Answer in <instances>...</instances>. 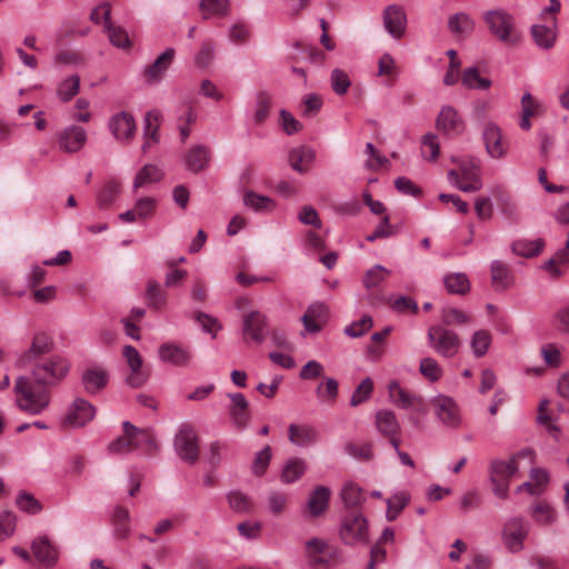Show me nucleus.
<instances>
[{
  "label": "nucleus",
  "instance_id": "1",
  "mask_svg": "<svg viewBox=\"0 0 569 569\" xmlns=\"http://www.w3.org/2000/svg\"><path fill=\"white\" fill-rule=\"evenodd\" d=\"M528 459L529 463L535 461V452L530 448H523L515 453L509 461L495 459L489 465V478L495 496L507 499L509 493L510 479L519 470L520 459Z\"/></svg>",
  "mask_w": 569,
  "mask_h": 569
},
{
  "label": "nucleus",
  "instance_id": "2",
  "mask_svg": "<svg viewBox=\"0 0 569 569\" xmlns=\"http://www.w3.org/2000/svg\"><path fill=\"white\" fill-rule=\"evenodd\" d=\"M16 402L20 410L30 415H40L51 401L48 387L37 385L33 379L19 377L14 383Z\"/></svg>",
  "mask_w": 569,
  "mask_h": 569
},
{
  "label": "nucleus",
  "instance_id": "3",
  "mask_svg": "<svg viewBox=\"0 0 569 569\" xmlns=\"http://www.w3.org/2000/svg\"><path fill=\"white\" fill-rule=\"evenodd\" d=\"M31 377L37 385L48 388L60 385L69 375L70 362L62 355H50L30 366Z\"/></svg>",
  "mask_w": 569,
  "mask_h": 569
},
{
  "label": "nucleus",
  "instance_id": "4",
  "mask_svg": "<svg viewBox=\"0 0 569 569\" xmlns=\"http://www.w3.org/2000/svg\"><path fill=\"white\" fill-rule=\"evenodd\" d=\"M489 32L507 46H515L520 40L515 17L505 9L498 8L483 13Z\"/></svg>",
  "mask_w": 569,
  "mask_h": 569
},
{
  "label": "nucleus",
  "instance_id": "5",
  "mask_svg": "<svg viewBox=\"0 0 569 569\" xmlns=\"http://www.w3.org/2000/svg\"><path fill=\"white\" fill-rule=\"evenodd\" d=\"M457 169L448 171L449 182L463 192H476L482 188L480 167L475 158H452Z\"/></svg>",
  "mask_w": 569,
  "mask_h": 569
},
{
  "label": "nucleus",
  "instance_id": "6",
  "mask_svg": "<svg viewBox=\"0 0 569 569\" xmlns=\"http://www.w3.org/2000/svg\"><path fill=\"white\" fill-rule=\"evenodd\" d=\"M340 498L343 506L348 509L347 516L342 519L339 536L340 539L348 546L356 545V486L352 481H348L341 489Z\"/></svg>",
  "mask_w": 569,
  "mask_h": 569
},
{
  "label": "nucleus",
  "instance_id": "7",
  "mask_svg": "<svg viewBox=\"0 0 569 569\" xmlns=\"http://www.w3.org/2000/svg\"><path fill=\"white\" fill-rule=\"evenodd\" d=\"M431 348L445 358L455 357L460 348L458 335L445 326H431L427 333Z\"/></svg>",
  "mask_w": 569,
  "mask_h": 569
},
{
  "label": "nucleus",
  "instance_id": "8",
  "mask_svg": "<svg viewBox=\"0 0 569 569\" xmlns=\"http://www.w3.org/2000/svg\"><path fill=\"white\" fill-rule=\"evenodd\" d=\"M53 338L46 332H38L33 336L30 347L18 358L17 365L21 368H29L40 359H47L53 355Z\"/></svg>",
  "mask_w": 569,
  "mask_h": 569
},
{
  "label": "nucleus",
  "instance_id": "9",
  "mask_svg": "<svg viewBox=\"0 0 569 569\" xmlns=\"http://www.w3.org/2000/svg\"><path fill=\"white\" fill-rule=\"evenodd\" d=\"M177 455L186 462L193 465L199 458L198 436L190 425H182L173 441Z\"/></svg>",
  "mask_w": 569,
  "mask_h": 569
},
{
  "label": "nucleus",
  "instance_id": "10",
  "mask_svg": "<svg viewBox=\"0 0 569 569\" xmlns=\"http://www.w3.org/2000/svg\"><path fill=\"white\" fill-rule=\"evenodd\" d=\"M529 533V523L521 517L510 518L502 529V541L510 552H519Z\"/></svg>",
  "mask_w": 569,
  "mask_h": 569
},
{
  "label": "nucleus",
  "instance_id": "11",
  "mask_svg": "<svg viewBox=\"0 0 569 569\" xmlns=\"http://www.w3.org/2000/svg\"><path fill=\"white\" fill-rule=\"evenodd\" d=\"M96 407L83 398L74 399L67 409L63 426L82 428L96 417Z\"/></svg>",
  "mask_w": 569,
  "mask_h": 569
},
{
  "label": "nucleus",
  "instance_id": "12",
  "mask_svg": "<svg viewBox=\"0 0 569 569\" xmlns=\"http://www.w3.org/2000/svg\"><path fill=\"white\" fill-rule=\"evenodd\" d=\"M436 128L440 133L455 138L465 131L466 123L461 114L453 107L443 106L436 119Z\"/></svg>",
  "mask_w": 569,
  "mask_h": 569
},
{
  "label": "nucleus",
  "instance_id": "13",
  "mask_svg": "<svg viewBox=\"0 0 569 569\" xmlns=\"http://www.w3.org/2000/svg\"><path fill=\"white\" fill-rule=\"evenodd\" d=\"M242 335L246 342L249 340L261 345L268 336V321L259 311H250L243 316Z\"/></svg>",
  "mask_w": 569,
  "mask_h": 569
},
{
  "label": "nucleus",
  "instance_id": "14",
  "mask_svg": "<svg viewBox=\"0 0 569 569\" xmlns=\"http://www.w3.org/2000/svg\"><path fill=\"white\" fill-rule=\"evenodd\" d=\"M306 557L308 566L312 569L328 567L333 553L328 543L320 538H312L306 542Z\"/></svg>",
  "mask_w": 569,
  "mask_h": 569
},
{
  "label": "nucleus",
  "instance_id": "15",
  "mask_svg": "<svg viewBox=\"0 0 569 569\" xmlns=\"http://www.w3.org/2000/svg\"><path fill=\"white\" fill-rule=\"evenodd\" d=\"M109 128L121 143H129L136 134V121L131 113L121 111L116 113L109 122Z\"/></svg>",
  "mask_w": 569,
  "mask_h": 569
},
{
  "label": "nucleus",
  "instance_id": "16",
  "mask_svg": "<svg viewBox=\"0 0 569 569\" xmlns=\"http://www.w3.org/2000/svg\"><path fill=\"white\" fill-rule=\"evenodd\" d=\"M436 416L442 425L449 428H457L460 425V415L453 399L446 396H438L432 400Z\"/></svg>",
  "mask_w": 569,
  "mask_h": 569
},
{
  "label": "nucleus",
  "instance_id": "17",
  "mask_svg": "<svg viewBox=\"0 0 569 569\" xmlns=\"http://www.w3.org/2000/svg\"><path fill=\"white\" fill-rule=\"evenodd\" d=\"M86 142L87 132L80 126L72 124L61 130L58 134V146L63 152H78L83 148Z\"/></svg>",
  "mask_w": 569,
  "mask_h": 569
},
{
  "label": "nucleus",
  "instance_id": "18",
  "mask_svg": "<svg viewBox=\"0 0 569 569\" xmlns=\"http://www.w3.org/2000/svg\"><path fill=\"white\" fill-rule=\"evenodd\" d=\"M382 19L386 30L392 38L400 39L405 36L407 16L402 7L398 4L388 6L383 11Z\"/></svg>",
  "mask_w": 569,
  "mask_h": 569
},
{
  "label": "nucleus",
  "instance_id": "19",
  "mask_svg": "<svg viewBox=\"0 0 569 569\" xmlns=\"http://www.w3.org/2000/svg\"><path fill=\"white\" fill-rule=\"evenodd\" d=\"M376 426L378 431L386 438H389L391 446L398 450L400 447V425L396 415L390 410H379L376 413Z\"/></svg>",
  "mask_w": 569,
  "mask_h": 569
},
{
  "label": "nucleus",
  "instance_id": "20",
  "mask_svg": "<svg viewBox=\"0 0 569 569\" xmlns=\"http://www.w3.org/2000/svg\"><path fill=\"white\" fill-rule=\"evenodd\" d=\"M158 356L162 362L177 367H187L192 359L191 351L176 342L162 343L158 349Z\"/></svg>",
  "mask_w": 569,
  "mask_h": 569
},
{
  "label": "nucleus",
  "instance_id": "21",
  "mask_svg": "<svg viewBox=\"0 0 569 569\" xmlns=\"http://www.w3.org/2000/svg\"><path fill=\"white\" fill-rule=\"evenodd\" d=\"M109 379V372L104 368L93 366L83 370L81 385L89 396H94L107 387Z\"/></svg>",
  "mask_w": 569,
  "mask_h": 569
},
{
  "label": "nucleus",
  "instance_id": "22",
  "mask_svg": "<svg viewBox=\"0 0 569 569\" xmlns=\"http://www.w3.org/2000/svg\"><path fill=\"white\" fill-rule=\"evenodd\" d=\"M123 433L131 438L133 450L142 449L150 455L157 449L154 436L148 429H141L132 425L130 421L122 423Z\"/></svg>",
  "mask_w": 569,
  "mask_h": 569
},
{
  "label": "nucleus",
  "instance_id": "23",
  "mask_svg": "<svg viewBox=\"0 0 569 569\" xmlns=\"http://www.w3.org/2000/svg\"><path fill=\"white\" fill-rule=\"evenodd\" d=\"M122 356L126 359L131 373L127 377V383L132 388H139L147 381V376L142 372V358L139 351L127 345L123 347Z\"/></svg>",
  "mask_w": 569,
  "mask_h": 569
},
{
  "label": "nucleus",
  "instance_id": "24",
  "mask_svg": "<svg viewBox=\"0 0 569 569\" xmlns=\"http://www.w3.org/2000/svg\"><path fill=\"white\" fill-rule=\"evenodd\" d=\"M31 549L36 559L44 567L51 568L58 562L59 549L51 542L48 536H40L33 539Z\"/></svg>",
  "mask_w": 569,
  "mask_h": 569
},
{
  "label": "nucleus",
  "instance_id": "25",
  "mask_svg": "<svg viewBox=\"0 0 569 569\" xmlns=\"http://www.w3.org/2000/svg\"><path fill=\"white\" fill-rule=\"evenodd\" d=\"M176 51L172 48L166 49L143 72L148 83H158L164 77L167 70L174 59Z\"/></svg>",
  "mask_w": 569,
  "mask_h": 569
},
{
  "label": "nucleus",
  "instance_id": "26",
  "mask_svg": "<svg viewBox=\"0 0 569 569\" xmlns=\"http://www.w3.org/2000/svg\"><path fill=\"white\" fill-rule=\"evenodd\" d=\"M482 138L486 150L491 158L500 159L506 154L507 149L502 143L501 130L496 123L488 122L485 126Z\"/></svg>",
  "mask_w": 569,
  "mask_h": 569
},
{
  "label": "nucleus",
  "instance_id": "27",
  "mask_svg": "<svg viewBox=\"0 0 569 569\" xmlns=\"http://www.w3.org/2000/svg\"><path fill=\"white\" fill-rule=\"evenodd\" d=\"M331 490L326 486H317L309 495L306 509L311 518L322 516L329 507Z\"/></svg>",
  "mask_w": 569,
  "mask_h": 569
},
{
  "label": "nucleus",
  "instance_id": "28",
  "mask_svg": "<svg viewBox=\"0 0 569 569\" xmlns=\"http://www.w3.org/2000/svg\"><path fill=\"white\" fill-rule=\"evenodd\" d=\"M228 397L231 400V405L229 407L230 418L236 428L243 430L249 421V402L244 395L240 392L229 393Z\"/></svg>",
  "mask_w": 569,
  "mask_h": 569
},
{
  "label": "nucleus",
  "instance_id": "29",
  "mask_svg": "<svg viewBox=\"0 0 569 569\" xmlns=\"http://www.w3.org/2000/svg\"><path fill=\"white\" fill-rule=\"evenodd\" d=\"M288 159L291 168L303 174L310 170L316 159V151L308 146H299L289 151Z\"/></svg>",
  "mask_w": 569,
  "mask_h": 569
},
{
  "label": "nucleus",
  "instance_id": "30",
  "mask_svg": "<svg viewBox=\"0 0 569 569\" xmlns=\"http://www.w3.org/2000/svg\"><path fill=\"white\" fill-rule=\"evenodd\" d=\"M289 441L298 447H308L317 441V430L308 425L291 423L288 427Z\"/></svg>",
  "mask_w": 569,
  "mask_h": 569
},
{
  "label": "nucleus",
  "instance_id": "31",
  "mask_svg": "<svg viewBox=\"0 0 569 569\" xmlns=\"http://www.w3.org/2000/svg\"><path fill=\"white\" fill-rule=\"evenodd\" d=\"M211 151L204 146H194L184 156L186 168L191 172H200L208 166Z\"/></svg>",
  "mask_w": 569,
  "mask_h": 569
},
{
  "label": "nucleus",
  "instance_id": "32",
  "mask_svg": "<svg viewBox=\"0 0 569 569\" xmlns=\"http://www.w3.org/2000/svg\"><path fill=\"white\" fill-rule=\"evenodd\" d=\"M6 295L29 297L36 303H48L56 299V287H26L22 290L6 291Z\"/></svg>",
  "mask_w": 569,
  "mask_h": 569
},
{
  "label": "nucleus",
  "instance_id": "33",
  "mask_svg": "<svg viewBox=\"0 0 569 569\" xmlns=\"http://www.w3.org/2000/svg\"><path fill=\"white\" fill-rule=\"evenodd\" d=\"M160 113L158 111H150L146 116V126H144V143L142 146V151L147 152L152 144L159 142V126H160Z\"/></svg>",
  "mask_w": 569,
  "mask_h": 569
},
{
  "label": "nucleus",
  "instance_id": "34",
  "mask_svg": "<svg viewBox=\"0 0 569 569\" xmlns=\"http://www.w3.org/2000/svg\"><path fill=\"white\" fill-rule=\"evenodd\" d=\"M389 397L397 407L402 409H410L421 400L419 397L408 393L397 381L390 382Z\"/></svg>",
  "mask_w": 569,
  "mask_h": 569
},
{
  "label": "nucleus",
  "instance_id": "35",
  "mask_svg": "<svg viewBox=\"0 0 569 569\" xmlns=\"http://www.w3.org/2000/svg\"><path fill=\"white\" fill-rule=\"evenodd\" d=\"M306 470L307 463L303 459H289L282 468L280 480L286 485L293 483L303 476Z\"/></svg>",
  "mask_w": 569,
  "mask_h": 569
},
{
  "label": "nucleus",
  "instance_id": "36",
  "mask_svg": "<svg viewBox=\"0 0 569 569\" xmlns=\"http://www.w3.org/2000/svg\"><path fill=\"white\" fill-rule=\"evenodd\" d=\"M448 29L452 34L467 36L475 29L473 19L466 12H458L449 17Z\"/></svg>",
  "mask_w": 569,
  "mask_h": 569
},
{
  "label": "nucleus",
  "instance_id": "37",
  "mask_svg": "<svg viewBox=\"0 0 569 569\" xmlns=\"http://www.w3.org/2000/svg\"><path fill=\"white\" fill-rule=\"evenodd\" d=\"M545 247V241L541 238L537 239H520L512 243V251L517 256L525 258H532L538 256Z\"/></svg>",
  "mask_w": 569,
  "mask_h": 569
},
{
  "label": "nucleus",
  "instance_id": "38",
  "mask_svg": "<svg viewBox=\"0 0 569 569\" xmlns=\"http://www.w3.org/2000/svg\"><path fill=\"white\" fill-rule=\"evenodd\" d=\"M121 190V183L111 179L108 180L97 194V202L100 209L109 208L117 199Z\"/></svg>",
  "mask_w": 569,
  "mask_h": 569
},
{
  "label": "nucleus",
  "instance_id": "39",
  "mask_svg": "<svg viewBox=\"0 0 569 569\" xmlns=\"http://www.w3.org/2000/svg\"><path fill=\"white\" fill-rule=\"evenodd\" d=\"M326 234L327 231L322 229H309L305 233L303 246L308 251L315 254H321L326 249Z\"/></svg>",
  "mask_w": 569,
  "mask_h": 569
},
{
  "label": "nucleus",
  "instance_id": "40",
  "mask_svg": "<svg viewBox=\"0 0 569 569\" xmlns=\"http://www.w3.org/2000/svg\"><path fill=\"white\" fill-rule=\"evenodd\" d=\"M531 36L536 44L542 49H550L556 42L555 27L535 24L531 27Z\"/></svg>",
  "mask_w": 569,
  "mask_h": 569
},
{
  "label": "nucleus",
  "instance_id": "41",
  "mask_svg": "<svg viewBox=\"0 0 569 569\" xmlns=\"http://www.w3.org/2000/svg\"><path fill=\"white\" fill-rule=\"evenodd\" d=\"M493 194L501 212L509 219H518L519 209L512 196L502 189H496Z\"/></svg>",
  "mask_w": 569,
  "mask_h": 569
},
{
  "label": "nucleus",
  "instance_id": "42",
  "mask_svg": "<svg viewBox=\"0 0 569 569\" xmlns=\"http://www.w3.org/2000/svg\"><path fill=\"white\" fill-rule=\"evenodd\" d=\"M163 173L162 171L153 166V164H146L136 176L133 180V189L138 190L139 188L148 184L158 182L162 179Z\"/></svg>",
  "mask_w": 569,
  "mask_h": 569
},
{
  "label": "nucleus",
  "instance_id": "43",
  "mask_svg": "<svg viewBox=\"0 0 569 569\" xmlns=\"http://www.w3.org/2000/svg\"><path fill=\"white\" fill-rule=\"evenodd\" d=\"M244 204L254 211L270 212L274 209V201L267 197L253 191H247L243 197Z\"/></svg>",
  "mask_w": 569,
  "mask_h": 569
},
{
  "label": "nucleus",
  "instance_id": "44",
  "mask_svg": "<svg viewBox=\"0 0 569 569\" xmlns=\"http://www.w3.org/2000/svg\"><path fill=\"white\" fill-rule=\"evenodd\" d=\"M461 82L468 89L487 90L491 86V80L482 78L476 67L467 68L463 71Z\"/></svg>",
  "mask_w": 569,
  "mask_h": 569
},
{
  "label": "nucleus",
  "instance_id": "45",
  "mask_svg": "<svg viewBox=\"0 0 569 569\" xmlns=\"http://www.w3.org/2000/svg\"><path fill=\"white\" fill-rule=\"evenodd\" d=\"M491 345V335L487 330H478L473 332L470 340L472 353L477 358L483 357Z\"/></svg>",
  "mask_w": 569,
  "mask_h": 569
},
{
  "label": "nucleus",
  "instance_id": "46",
  "mask_svg": "<svg viewBox=\"0 0 569 569\" xmlns=\"http://www.w3.org/2000/svg\"><path fill=\"white\" fill-rule=\"evenodd\" d=\"M441 321L446 328L448 326H463L471 321V317L457 308H443L441 310Z\"/></svg>",
  "mask_w": 569,
  "mask_h": 569
},
{
  "label": "nucleus",
  "instance_id": "47",
  "mask_svg": "<svg viewBox=\"0 0 569 569\" xmlns=\"http://www.w3.org/2000/svg\"><path fill=\"white\" fill-rule=\"evenodd\" d=\"M108 34L110 42L121 49H129L131 47V41L129 36L124 29L119 26L113 24L112 22H108L104 30Z\"/></svg>",
  "mask_w": 569,
  "mask_h": 569
},
{
  "label": "nucleus",
  "instance_id": "48",
  "mask_svg": "<svg viewBox=\"0 0 569 569\" xmlns=\"http://www.w3.org/2000/svg\"><path fill=\"white\" fill-rule=\"evenodd\" d=\"M272 458V450L270 446L263 447L260 451H258L254 456L251 471L256 477H262L270 465Z\"/></svg>",
  "mask_w": 569,
  "mask_h": 569
},
{
  "label": "nucleus",
  "instance_id": "49",
  "mask_svg": "<svg viewBox=\"0 0 569 569\" xmlns=\"http://www.w3.org/2000/svg\"><path fill=\"white\" fill-rule=\"evenodd\" d=\"M409 496L403 492L395 493L387 500L386 518L393 521L409 502Z\"/></svg>",
  "mask_w": 569,
  "mask_h": 569
},
{
  "label": "nucleus",
  "instance_id": "50",
  "mask_svg": "<svg viewBox=\"0 0 569 569\" xmlns=\"http://www.w3.org/2000/svg\"><path fill=\"white\" fill-rule=\"evenodd\" d=\"M228 7V0H202L200 3V9L204 19L227 14Z\"/></svg>",
  "mask_w": 569,
  "mask_h": 569
},
{
  "label": "nucleus",
  "instance_id": "51",
  "mask_svg": "<svg viewBox=\"0 0 569 569\" xmlns=\"http://www.w3.org/2000/svg\"><path fill=\"white\" fill-rule=\"evenodd\" d=\"M289 496L286 492L272 490L268 493L267 506L273 516H280L286 511Z\"/></svg>",
  "mask_w": 569,
  "mask_h": 569
},
{
  "label": "nucleus",
  "instance_id": "52",
  "mask_svg": "<svg viewBox=\"0 0 569 569\" xmlns=\"http://www.w3.org/2000/svg\"><path fill=\"white\" fill-rule=\"evenodd\" d=\"M272 106V98L269 93L260 91L256 99V111L254 122L261 124L266 121L269 116L270 108Z\"/></svg>",
  "mask_w": 569,
  "mask_h": 569
},
{
  "label": "nucleus",
  "instance_id": "53",
  "mask_svg": "<svg viewBox=\"0 0 569 569\" xmlns=\"http://www.w3.org/2000/svg\"><path fill=\"white\" fill-rule=\"evenodd\" d=\"M80 88V77L73 74L64 79L58 87V97L63 102L70 101L78 92Z\"/></svg>",
  "mask_w": 569,
  "mask_h": 569
},
{
  "label": "nucleus",
  "instance_id": "54",
  "mask_svg": "<svg viewBox=\"0 0 569 569\" xmlns=\"http://www.w3.org/2000/svg\"><path fill=\"white\" fill-rule=\"evenodd\" d=\"M227 499L230 508L236 512H250L252 510L250 497L239 490L230 491Z\"/></svg>",
  "mask_w": 569,
  "mask_h": 569
},
{
  "label": "nucleus",
  "instance_id": "55",
  "mask_svg": "<svg viewBox=\"0 0 569 569\" xmlns=\"http://www.w3.org/2000/svg\"><path fill=\"white\" fill-rule=\"evenodd\" d=\"M365 153L368 157L365 161V167L370 170H378L389 164L388 158L382 156L371 142L366 144Z\"/></svg>",
  "mask_w": 569,
  "mask_h": 569
},
{
  "label": "nucleus",
  "instance_id": "56",
  "mask_svg": "<svg viewBox=\"0 0 569 569\" xmlns=\"http://www.w3.org/2000/svg\"><path fill=\"white\" fill-rule=\"evenodd\" d=\"M17 507L27 513L37 515L42 510V505L33 495L21 491L16 499Z\"/></svg>",
  "mask_w": 569,
  "mask_h": 569
},
{
  "label": "nucleus",
  "instance_id": "57",
  "mask_svg": "<svg viewBox=\"0 0 569 569\" xmlns=\"http://www.w3.org/2000/svg\"><path fill=\"white\" fill-rule=\"evenodd\" d=\"M338 381L335 378H327L316 388V395L326 402H333L338 396Z\"/></svg>",
  "mask_w": 569,
  "mask_h": 569
},
{
  "label": "nucleus",
  "instance_id": "58",
  "mask_svg": "<svg viewBox=\"0 0 569 569\" xmlns=\"http://www.w3.org/2000/svg\"><path fill=\"white\" fill-rule=\"evenodd\" d=\"M216 44L212 40L204 41L194 57V63L198 68H208L214 57Z\"/></svg>",
  "mask_w": 569,
  "mask_h": 569
},
{
  "label": "nucleus",
  "instance_id": "59",
  "mask_svg": "<svg viewBox=\"0 0 569 569\" xmlns=\"http://www.w3.org/2000/svg\"><path fill=\"white\" fill-rule=\"evenodd\" d=\"M439 151H440V146H439L437 136L435 133L425 134L422 138V147H421L422 156L426 159L433 161L438 158Z\"/></svg>",
  "mask_w": 569,
  "mask_h": 569
},
{
  "label": "nucleus",
  "instance_id": "60",
  "mask_svg": "<svg viewBox=\"0 0 569 569\" xmlns=\"http://www.w3.org/2000/svg\"><path fill=\"white\" fill-rule=\"evenodd\" d=\"M298 220L306 226H310L311 229H322L323 227L317 210L311 206H303L300 209Z\"/></svg>",
  "mask_w": 569,
  "mask_h": 569
},
{
  "label": "nucleus",
  "instance_id": "61",
  "mask_svg": "<svg viewBox=\"0 0 569 569\" xmlns=\"http://www.w3.org/2000/svg\"><path fill=\"white\" fill-rule=\"evenodd\" d=\"M194 320L201 326L202 330L210 333L212 338H216L218 331L221 329V325L218 319L204 312H197L194 315Z\"/></svg>",
  "mask_w": 569,
  "mask_h": 569
},
{
  "label": "nucleus",
  "instance_id": "62",
  "mask_svg": "<svg viewBox=\"0 0 569 569\" xmlns=\"http://www.w3.org/2000/svg\"><path fill=\"white\" fill-rule=\"evenodd\" d=\"M532 518L542 525H549L555 521V515L552 508L546 503L540 502L532 508Z\"/></svg>",
  "mask_w": 569,
  "mask_h": 569
},
{
  "label": "nucleus",
  "instance_id": "63",
  "mask_svg": "<svg viewBox=\"0 0 569 569\" xmlns=\"http://www.w3.org/2000/svg\"><path fill=\"white\" fill-rule=\"evenodd\" d=\"M146 299L149 307L159 309L164 306L167 301V293L163 290V287H148L146 291Z\"/></svg>",
  "mask_w": 569,
  "mask_h": 569
},
{
  "label": "nucleus",
  "instance_id": "64",
  "mask_svg": "<svg viewBox=\"0 0 569 569\" xmlns=\"http://www.w3.org/2000/svg\"><path fill=\"white\" fill-rule=\"evenodd\" d=\"M420 372L431 381H437L442 373L438 362L432 358H423L420 361Z\"/></svg>",
  "mask_w": 569,
  "mask_h": 569
}]
</instances>
